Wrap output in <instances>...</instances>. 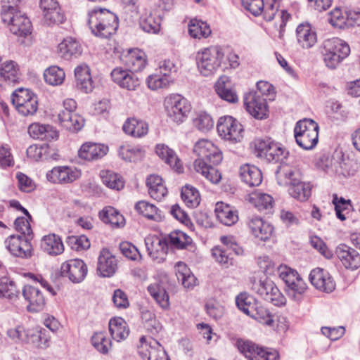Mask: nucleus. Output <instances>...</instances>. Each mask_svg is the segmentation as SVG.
I'll list each match as a JSON object with an SVG mask.
<instances>
[{"label":"nucleus","mask_w":360,"mask_h":360,"mask_svg":"<svg viewBox=\"0 0 360 360\" xmlns=\"http://www.w3.org/2000/svg\"><path fill=\"white\" fill-rule=\"evenodd\" d=\"M12 103L18 112L24 116L33 115L38 109L37 96L27 89L15 90L12 94Z\"/></svg>","instance_id":"obj_11"},{"label":"nucleus","mask_w":360,"mask_h":360,"mask_svg":"<svg viewBox=\"0 0 360 360\" xmlns=\"http://www.w3.org/2000/svg\"><path fill=\"white\" fill-rule=\"evenodd\" d=\"M217 94L223 100L236 103L238 101V96L236 91L231 87L229 78L227 76H221L214 84Z\"/></svg>","instance_id":"obj_36"},{"label":"nucleus","mask_w":360,"mask_h":360,"mask_svg":"<svg viewBox=\"0 0 360 360\" xmlns=\"http://www.w3.org/2000/svg\"><path fill=\"white\" fill-rule=\"evenodd\" d=\"M43 76L47 84L56 86L61 85L64 82L65 73L61 68L57 65H51L45 69Z\"/></svg>","instance_id":"obj_52"},{"label":"nucleus","mask_w":360,"mask_h":360,"mask_svg":"<svg viewBox=\"0 0 360 360\" xmlns=\"http://www.w3.org/2000/svg\"><path fill=\"white\" fill-rule=\"evenodd\" d=\"M298 45L303 49L312 48L317 43L316 30L308 22L301 23L296 28Z\"/></svg>","instance_id":"obj_26"},{"label":"nucleus","mask_w":360,"mask_h":360,"mask_svg":"<svg viewBox=\"0 0 360 360\" xmlns=\"http://www.w3.org/2000/svg\"><path fill=\"white\" fill-rule=\"evenodd\" d=\"M145 244L150 258L161 263L165 259L167 252V243L165 238L156 236L149 235L145 238Z\"/></svg>","instance_id":"obj_19"},{"label":"nucleus","mask_w":360,"mask_h":360,"mask_svg":"<svg viewBox=\"0 0 360 360\" xmlns=\"http://www.w3.org/2000/svg\"><path fill=\"white\" fill-rule=\"evenodd\" d=\"M172 82L173 80L169 75L162 74V72L157 70H155L154 73L149 75L146 79L148 88L152 91L167 88Z\"/></svg>","instance_id":"obj_48"},{"label":"nucleus","mask_w":360,"mask_h":360,"mask_svg":"<svg viewBox=\"0 0 360 360\" xmlns=\"http://www.w3.org/2000/svg\"><path fill=\"white\" fill-rule=\"evenodd\" d=\"M108 147L104 144L86 142L82 145L78 150V156L84 160H96L105 156Z\"/></svg>","instance_id":"obj_29"},{"label":"nucleus","mask_w":360,"mask_h":360,"mask_svg":"<svg viewBox=\"0 0 360 360\" xmlns=\"http://www.w3.org/2000/svg\"><path fill=\"white\" fill-rule=\"evenodd\" d=\"M147 290L162 309H168L169 308V295L162 281L155 280L148 286Z\"/></svg>","instance_id":"obj_42"},{"label":"nucleus","mask_w":360,"mask_h":360,"mask_svg":"<svg viewBox=\"0 0 360 360\" xmlns=\"http://www.w3.org/2000/svg\"><path fill=\"white\" fill-rule=\"evenodd\" d=\"M335 253L346 269L356 270L360 267V255L354 249L345 245H340L337 247Z\"/></svg>","instance_id":"obj_25"},{"label":"nucleus","mask_w":360,"mask_h":360,"mask_svg":"<svg viewBox=\"0 0 360 360\" xmlns=\"http://www.w3.org/2000/svg\"><path fill=\"white\" fill-rule=\"evenodd\" d=\"M188 32L191 37L201 39L207 38L211 34L209 25L204 21L193 18L188 24Z\"/></svg>","instance_id":"obj_50"},{"label":"nucleus","mask_w":360,"mask_h":360,"mask_svg":"<svg viewBox=\"0 0 360 360\" xmlns=\"http://www.w3.org/2000/svg\"><path fill=\"white\" fill-rule=\"evenodd\" d=\"M236 303L238 308L248 316L255 311V307L257 304L255 299L246 292L239 294L236 297Z\"/></svg>","instance_id":"obj_58"},{"label":"nucleus","mask_w":360,"mask_h":360,"mask_svg":"<svg viewBox=\"0 0 360 360\" xmlns=\"http://www.w3.org/2000/svg\"><path fill=\"white\" fill-rule=\"evenodd\" d=\"M289 195L294 199L305 202L309 200L311 195V186L309 182L304 181L301 179L297 182L293 183L288 188Z\"/></svg>","instance_id":"obj_46"},{"label":"nucleus","mask_w":360,"mask_h":360,"mask_svg":"<svg viewBox=\"0 0 360 360\" xmlns=\"http://www.w3.org/2000/svg\"><path fill=\"white\" fill-rule=\"evenodd\" d=\"M18 65L13 60H6L0 66V77L10 82H16L19 79Z\"/></svg>","instance_id":"obj_57"},{"label":"nucleus","mask_w":360,"mask_h":360,"mask_svg":"<svg viewBox=\"0 0 360 360\" xmlns=\"http://www.w3.org/2000/svg\"><path fill=\"white\" fill-rule=\"evenodd\" d=\"M193 153L195 158L192 164L194 172L214 184L219 183L221 174L214 166L219 165L223 154L218 146L206 139L198 140L193 146Z\"/></svg>","instance_id":"obj_1"},{"label":"nucleus","mask_w":360,"mask_h":360,"mask_svg":"<svg viewBox=\"0 0 360 360\" xmlns=\"http://www.w3.org/2000/svg\"><path fill=\"white\" fill-rule=\"evenodd\" d=\"M224 57L219 46H210L199 50L196 53V64L200 74L210 77L215 74Z\"/></svg>","instance_id":"obj_5"},{"label":"nucleus","mask_w":360,"mask_h":360,"mask_svg":"<svg viewBox=\"0 0 360 360\" xmlns=\"http://www.w3.org/2000/svg\"><path fill=\"white\" fill-rule=\"evenodd\" d=\"M139 355L146 360L169 359L163 347L152 338L141 337L138 347Z\"/></svg>","instance_id":"obj_13"},{"label":"nucleus","mask_w":360,"mask_h":360,"mask_svg":"<svg viewBox=\"0 0 360 360\" xmlns=\"http://www.w3.org/2000/svg\"><path fill=\"white\" fill-rule=\"evenodd\" d=\"M103 184L108 188L120 191L124 188V181L122 177L112 171L103 170L100 174Z\"/></svg>","instance_id":"obj_54"},{"label":"nucleus","mask_w":360,"mask_h":360,"mask_svg":"<svg viewBox=\"0 0 360 360\" xmlns=\"http://www.w3.org/2000/svg\"><path fill=\"white\" fill-rule=\"evenodd\" d=\"M4 243L8 251L14 256L27 257L31 255V244L25 236L11 235Z\"/></svg>","instance_id":"obj_22"},{"label":"nucleus","mask_w":360,"mask_h":360,"mask_svg":"<svg viewBox=\"0 0 360 360\" xmlns=\"http://www.w3.org/2000/svg\"><path fill=\"white\" fill-rule=\"evenodd\" d=\"M193 124L198 130L206 133L214 127V120L212 116L205 111H199L193 118Z\"/></svg>","instance_id":"obj_56"},{"label":"nucleus","mask_w":360,"mask_h":360,"mask_svg":"<svg viewBox=\"0 0 360 360\" xmlns=\"http://www.w3.org/2000/svg\"><path fill=\"white\" fill-rule=\"evenodd\" d=\"M347 10L342 7H335L330 13L328 17L329 23L339 29L347 28Z\"/></svg>","instance_id":"obj_55"},{"label":"nucleus","mask_w":360,"mask_h":360,"mask_svg":"<svg viewBox=\"0 0 360 360\" xmlns=\"http://www.w3.org/2000/svg\"><path fill=\"white\" fill-rule=\"evenodd\" d=\"M243 7L255 16L262 14L264 18L270 21L274 19L278 11L279 3L277 0H273V2L264 8V0H241Z\"/></svg>","instance_id":"obj_16"},{"label":"nucleus","mask_w":360,"mask_h":360,"mask_svg":"<svg viewBox=\"0 0 360 360\" xmlns=\"http://www.w3.org/2000/svg\"><path fill=\"white\" fill-rule=\"evenodd\" d=\"M27 344H31L38 348H48L50 346L51 337L47 330L41 326L28 327Z\"/></svg>","instance_id":"obj_33"},{"label":"nucleus","mask_w":360,"mask_h":360,"mask_svg":"<svg viewBox=\"0 0 360 360\" xmlns=\"http://www.w3.org/2000/svg\"><path fill=\"white\" fill-rule=\"evenodd\" d=\"M160 13L150 8H144L140 11V24L142 29L147 32L156 33L160 28Z\"/></svg>","instance_id":"obj_31"},{"label":"nucleus","mask_w":360,"mask_h":360,"mask_svg":"<svg viewBox=\"0 0 360 360\" xmlns=\"http://www.w3.org/2000/svg\"><path fill=\"white\" fill-rule=\"evenodd\" d=\"M58 51L62 58L68 60L72 56L80 55L82 46L75 39L67 37L58 44Z\"/></svg>","instance_id":"obj_45"},{"label":"nucleus","mask_w":360,"mask_h":360,"mask_svg":"<svg viewBox=\"0 0 360 360\" xmlns=\"http://www.w3.org/2000/svg\"><path fill=\"white\" fill-rule=\"evenodd\" d=\"M91 344L100 353L106 354L111 349L110 340L104 332H96L91 337Z\"/></svg>","instance_id":"obj_59"},{"label":"nucleus","mask_w":360,"mask_h":360,"mask_svg":"<svg viewBox=\"0 0 360 360\" xmlns=\"http://www.w3.org/2000/svg\"><path fill=\"white\" fill-rule=\"evenodd\" d=\"M58 120L63 128L72 132L81 130L84 126V119L77 112H59Z\"/></svg>","instance_id":"obj_35"},{"label":"nucleus","mask_w":360,"mask_h":360,"mask_svg":"<svg viewBox=\"0 0 360 360\" xmlns=\"http://www.w3.org/2000/svg\"><path fill=\"white\" fill-rule=\"evenodd\" d=\"M311 283L320 291L327 293L333 292L335 288V283L330 274L321 269H314L309 274Z\"/></svg>","instance_id":"obj_24"},{"label":"nucleus","mask_w":360,"mask_h":360,"mask_svg":"<svg viewBox=\"0 0 360 360\" xmlns=\"http://www.w3.org/2000/svg\"><path fill=\"white\" fill-rule=\"evenodd\" d=\"M307 288L304 279L300 276L285 285V292L288 297L293 301L299 302L302 298Z\"/></svg>","instance_id":"obj_49"},{"label":"nucleus","mask_w":360,"mask_h":360,"mask_svg":"<svg viewBox=\"0 0 360 360\" xmlns=\"http://www.w3.org/2000/svg\"><path fill=\"white\" fill-rule=\"evenodd\" d=\"M247 225L251 235L261 241L269 240L274 232V226L259 217L250 218Z\"/></svg>","instance_id":"obj_21"},{"label":"nucleus","mask_w":360,"mask_h":360,"mask_svg":"<svg viewBox=\"0 0 360 360\" xmlns=\"http://www.w3.org/2000/svg\"><path fill=\"white\" fill-rule=\"evenodd\" d=\"M256 155L269 162H278L285 156V149L271 139H257L255 143Z\"/></svg>","instance_id":"obj_12"},{"label":"nucleus","mask_w":360,"mask_h":360,"mask_svg":"<svg viewBox=\"0 0 360 360\" xmlns=\"http://www.w3.org/2000/svg\"><path fill=\"white\" fill-rule=\"evenodd\" d=\"M40 247L41 250L50 256L61 255L65 250L61 238L55 234L49 233L42 237Z\"/></svg>","instance_id":"obj_34"},{"label":"nucleus","mask_w":360,"mask_h":360,"mask_svg":"<svg viewBox=\"0 0 360 360\" xmlns=\"http://www.w3.org/2000/svg\"><path fill=\"white\" fill-rule=\"evenodd\" d=\"M88 25L96 37L108 38L118 27V18L106 8H94L88 11Z\"/></svg>","instance_id":"obj_2"},{"label":"nucleus","mask_w":360,"mask_h":360,"mask_svg":"<svg viewBox=\"0 0 360 360\" xmlns=\"http://www.w3.org/2000/svg\"><path fill=\"white\" fill-rule=\"evenodd\" d=\"M156 155L178 173L184 171L183 164L175 151L165 143H158L155 148Z\"/></svg>","instance_id":"obj_28"},{"label":"nucleus","mask_w":360,"mask_h":360,"mask_svg":"<svg viewBox=\"0 0 360 360\" xmlns=\"http://www.w3.org/2000/svg\"><path fill=\"white\" fill-rule=\"evenodd\" d=\"M214 212L217 219L226 226H232L238 220V212L223 202H217Z\"/></svg>","instance_id":"obj_38"},{"label":"nucleus","mask_w":360,"mask_h":360,"mask_svg":"<svg viewBox=\"0 0 360 360\" xmlns=\"http://www.w3.org/2000/svg\"><path fill=\"white\" fill-rule=\"evenodd\" d=\"M99 218L104 223L109 224L115 228L122 227L125 224V219L122 214L111 206L105 207L99 212Z\"/></svg>","instance_id":"obj_47"},{"label":"nucleus","mask_w":360,"mask_h":360,"mask_svg":"<svg viewBox=\"0 0 360 360\" xmlns=\"http://www.w3.org/2000/svg\"><path fill=\"white\" fill-rule=\"evenodd\" d=\"M136 211L148 219L155 222L163 220L165 216L163 212L156 205L146 200H140L135 205Z\"/></svg>","instance_id":"obj_43"},{"label":"nucleus","mask_w":360,"mask_h":360,"mask_svg":"<svg viewBox=\"0 0 360 360\" xmlns=\"http://www.w3.org/2000/svg\"><path fill=\"white\" fill-rule=\"evenodd\" d=\"M239 175L241 180L249 186H257L262 181L261 170L253 165L245 164L240 166Z\"/></svg>","instance_id":"obj_41"},{"label":"nucleus","mask_w":360,"mask_h":360,"mask_svg":"<svg viewBox=\"0 0 360 360\" xmlns=\"http://www.w3.org/2000/svg\"><path fill=\"white\" fill-rule=\"evenodd\" d=\"M28 132L35 139L51 141L58 137V131L49 124L33 123L29 126Z\"/></svg>","instance_id":"obj_40"},{"label":"nucleus","mask_w":360,"mask_h":360,"mask_svg":"<svg viewBox=\"0 0 360 360\" xmlns=\"http://www.w3.org/2000/svg\"><path fill=\"white\" fill-rule=\"evenodd\" d=\"M336 216L341 221L349 218L352 210V206L349 200L343 198L335 197L333 199Z\"/></svg>","instance_id":"obj_61"},{"label":"nucleus","mask_w":360,"mask_h":360,"mask_svg":"<svg viewBox=\"0 0 360 360\" xmlns=\"http://www.w3.org/2000/svg\"><path fill=\"white\" fill-rule=\"evenodd\" d=\"M82 174V170L75 166L58 165L46 172V179L53 184L67 185L79 179Z\"/></svg>","instance_id":"obj_10"},{"label":"nucleus","mask_w":360,"mask_h":360,"mask_svg":"<svg viewBox=\"0 0 360 360\" xmlns=\"http://www.w3.org/2000/svg\"><path fill=\"white\" fill-rule=\"evenodd\" d=\"M122 129L129 136L134 138H141L148 134V124L142 120L130 117L124 122Z\"/></svg>","instance_id":"obj_39"},{"label":"nucleus","mask_w":360,"mask_h":360,"mask_svg":"<svg viewBox=\"0 0 360 360\" xmlns=\"http://www.w3.org/2000/svg\"><path fill=\"white\" fill-rule=\"evenodd\" d=\"M164 108L167 117L177 124L183 123L191 110L189 101L176 94H169L165 97Z\"/></svg>","instance_id":"obj_7"},{"label":"nucleus","mask_w":360,"mask_h":360,"mask_svg":"<svg viewBox=\"0 0 360 360\" xmlns=\"http://www.w3.org/2000/svg\"><path fill=\"white\" fill-rule=\"evenodd\" d=\"M236 346L240 352L249 360L253 359L260 347L252 341L243 339L237 340Z\"/></svg>","instance_id":"obj_64"},{"label":"nucleus","mask_w":360,"mask_h":360,"mask_svg":"<svg viewBox=\"0 0 360 360\" xmlns=\"http://www.w3.org/2000/svg\"><path fill=\"white\" fill-rule=\"evenodd\" d=\"M123 61L132 72H140L147 65V56L143 51L131 49L123 55Z\"/></svg>","instance_id":"obj_30"},{"label":"nucleus","mask_w":360,"mask_h":360,"mask_svg":"<svg viewBox=\"0 0 360 360\" xmlns=\"http://www.w3.org/2000/svg\"><path fill=\"white\" fill-rule=\"evenodd\" d=\"M110 77L115 84L128 91H136L140 86L139 79L134 72L122 67L115 68Z\"/></svg>","instance_id":"obj_17"},{"label":"nucleus","mask_w":360,"mask_h":360,"mask_svg":"<svg viewBox=\"0 0 360 360\" xmlns=\"http://www.w3.org/2000/svg\"><path fill=\"white\" fill-rule=\"evenodd\" d=\"M252 289L265 300L275 306H284L286 298L273 281L267 278H255L252 282Z\"/></svg>","instance_id":"obj_8"},{"label":"nucleus","mask_w":360,"mask_h":360,"mask_svg":"<svg viewBox=\"0 0 360 360\" xmlns=\"http://www.w3.org/2000/svg\"><path fill=\"white\" fill-rule=\"evenodd\" d=\"M248 200L260 211L271 209L274 205L271 195L257 191L249 194Z\"/></svg>","instance_id":"obj_51"},{"label":"nucleus","mask_w":360,"mask_h":360,"mask_svg":"<svg viewBox=\"0 0 360 360\" xmlns=\"http://www.w3.org/2000/svg\"><path fill=\"white\" fill-rule=\"evenodd\" d=\"M276 176L280 186H288V188L302 179V174L297 168L286 164L278 167Z\"/></svg>","instance_id":"obj_32"},{"label":"nucleus","mask_w":360,"mask_h":360,"mask_svg":"<svg viewBox=\"0 0 360 360\" xmlns=\"http://www.w3.org/2000/svg\"><path fill=\"white\" fill-rule=\"evenodd\" d=\"M146 186L150 196L156 200H162L168 193L167 188L161 176L152 174L146 179Z\"/></svg>","instance_id":"obj_37"},{"label":"nucleus","mask_w":360,"mask_h":360,"mask_svg":"<svg viewBox=\"0 0 360 360\" xmlns=\"http://www.w3.org/2000/svg\"><path fill=\"white\" fill-rule=\"evenodd\" d=\"M181 198L184 203L191 208L196 207L200 202V195L198 191L191 186H185L181 189Z\"/></svg>","instance_id":"obj_60"},{"label":"nucleus","mask_w":360,"mask_h":360,"mask_svg":"<svg viewBox=\"0 0 360 360\" xmlns=\"http://www.w3.org/2000/svg\"><path fill=\"white\" fill-rule=\"evenodd\" d=\"M88 268L84 262L79 259H73L63 262L60 266V274L67 277L72 283H81L86 276Z\"/></svg>","instance_id":"obj_15"},{"label":"nucleus","mask_w":360,"mask_h":360,"mask_svg":"<svg viewBox=\"0 0 360 360\" xmlns=\"http://www.w3.org/2000/svg\"><path fill=\"white\" fill-rule=\"evenodd\" d=\"M349 44L339 38L332 37L324 40L321 44V56L325 65L335 70L349 56Z\"/></svg>","instance_id":"obj_4"},{"label":"nucleus","mask_w":360,"mask_h":360,"mask_svg":"<svg viewBox=\"0 0 360 360\" xmlns=\"http://www.w3.org/2000/svg\"><path fill=\"white\" fill-rule=\"evenodd\" d=\"M40 8L45 22L49 25H59L65 21V15L56 0H40Z\"/></svg>","instance_id":"obj_20"},{"label":"nucleus","mask_w":360,"mask_h":360,"mask_svg":"<svg viewBox=\"0 0 360 360\" xmlns=\"http://www.w3.org/2000/svg\"><path fill=\"white\" fill-rule=\"evenodd\" d=\"M109 330L112 339L117 342L125 340L129 334V326L121 317H115L110 320Z\"/></svg>","instance_id":"obj_44"},{"label":"nucleus","mask_w":360,"mask_h":360,"mask_svg":"<svg viewBox=\"0 0 360 360\" xmlns=\"http://www.w3.org/2000/svg\"><path fill=\"white\" fill-rule=\"evenodd\" d=\"M18 295L19 291L13 281L5 276L0 278V297L12 300Z\"/></svg>","instance_id":"obj_62"},{"label":"nucleus","mask_w":360,"mask_h":360,"mask_svg":"<svg viewBox=\"0 0 360 360\" xmlns=\"http://www.w3.org/2000/svg\"><path fill=\"white\" fill-rule=\"evenodd\" d=\"M22 295L27 303L26 309L29 312H39L44 309L45 298L37 287L30 284L25 285L22 289Z\"/></svg>","instance_id":"obj_18"},{"label":"nucleus","mask_w":360,"mask_h":360,"mask_svg":"<svg viewBox=\"0 0 360 360\" xmlns=\"http://www.w3.org/2000/svg\"><path fill=\"white\" fill-rule=\"evenodd\" d=\"M119 156L127 162H136L141 160L144 155V150L139 146H122L119 148Z\"/></svg>","instance_id":"obj_53"},{"label":"nucleus","mask_w":360,"mask_h":360,"mask_svg":"<svg viewBox=\"0 0 360 360\" xmlns=\"http://www.w3.org/2000/svg\"><path fill=\"white\" fill-rule=\"evenodd\" d=\"M217 130L221 139L231 143L242 141L244 129L241 123L232 116L225 115L219 118Z\"/></svg>","instance_id":"obj_9"},{"label":"nucleus","mask_w":360,"mask_h":360,"mask_svg":"<svg viewBox=\"0 0 360 360\" xmlns=\"http://www.w3.org/2000/svg\"><path fill=\"white\" fill-rule=\"evenodd\" d=\"M244 106L248 112L258 120L266 119L269 115V107L265 98L255 92L245 94Z\"/></svg>","instance_id":"obj_14"},{"label":"nucleus","mask_w":360,"mask_h":360,"mask_svg":"<svg viewBox=\"0 0 360 360\" xmlns=\"http://www.w3.org/2000/svg\"><path fill=\"white\" fill-rule=\"evenodd\" d=\"M1 18L5 26L18 37H27L32 33V23L30 19L15 5L5 4L2 6Z\"/></svg>","instance_id":"obj_3"},{"label":"nucleus","mask_w":360,"mask_h":360,"mask_svg":"<svg viewBox=\"0 0 360 360\" xmlns=\"http://www.w3.org/2000/svg\"><path fill=\"white\" fill-rule=\"evenodd\" d=\"M117 269V261L108 249L103 248L99 253L97 272L102 277L113 276Z\"/></svg>","instance_id":"obj_23"},{"label":"nucleus","mask_w":360,"mask_h":360,"mask_svg":"<svg viewBox=\"0 0 360 360\" xmlns=\"http://www.w3.org/2000/svg\"><path fill=\"white\" fill-rule=\"evenodd\" d=\"M74 73L76 87L84 94L91 93L94 85L90 68L84 63L80 64L75 68Z\"/></svg>","instance_id":"obj_27"},{"label":"nucleus","mask_w":360,"mask_h":360,"mask_svg":"<svg viewBox=\"0 0 360 360\" xmlns=\"http://www.w3.org/2000/svg\"><path fill=\"white\" fill-rule=\"evenodd\" d=\"M249 316L262 324L270 327H275V321L273 319L272 315L261 304H257V306L255 307V311L252 312V314H250Z\"/></svg>","instance_id":"obj_63"},{"label":"nucleus","mask_w":360,"mask_h":360,"mask_svg":"<svg viewBox=\"0 0 360 360\" xmlns=\"http://www.w3.org/2000/svg\"><path fill=\"white\" fill-rule=\"evenodd\" d=\"M319 127L311 119L298 121L294 128V136L297 145L304 150H311L318 143Z\"/></svg>","instance_id":"obj_6"}]
</instances>
